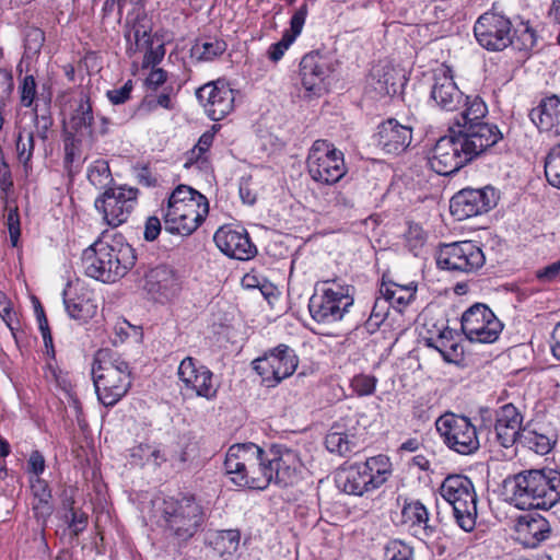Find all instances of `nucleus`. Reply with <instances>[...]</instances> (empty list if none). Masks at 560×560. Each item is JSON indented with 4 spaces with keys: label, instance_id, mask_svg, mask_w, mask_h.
I'll return each instance as SVG.
<instances>
[{
    "label": "nucleus",
    "instance_id": "nucleus-1",
    "mask_svg": "<svg viewBox=\"0 0 560 560\" xmlns=\"http://www.w3.org/2000/svg\"><path fill=\"white\" fill-rule=\"evenodd\" d=\"M509 502L520 510H548L560 500V472L530 469L506 481Z\"/></svg>",
    "mask_w": 560,
    "mask_h": 560
},
{
    "label": "nucleus",
    "instance_id": "nucleus-27",
    "mask_svg": "<svg viewBox=\"0 0 560 560\" xmlns=\"http://www.w3.org/2000/svg\"><path fill=\"white\" fill-rule=\"evenodd\" d=\"M516 539L527 548H536L550 535L548 521L539 514H525L515 524Z\"/></svg>",
    "mask_w": 560,
    "mask_h": 560
},
{
    "label": "nucleus",
    "instance_id": "nucleus-53",
    "mask_svg": "<svg viewBox=\"0 0 560 560\" xmlns=\"http://www.w3.org/2000/svg\"><path fill=\"white\" fill-rule=\"evenodd\" d=\"M7 226L10 234V241L13 246H18L19 238L21 235L20 230V215L18 208H11L7 214Z\"/></svg>",
    "mask_w": 560,
    "mask_h": 560
},
{
    "label": "nucleus",
    "instance_id": "nucleus-54",
    "mask_svg": "<svg viewBox=\"0 0 560 560\" xmlns=\"http://www.w3.org/2000/svg\"><path fill=\"white\" fill-rule=\"evenodd\" d=\"M144 51V57L142 61L143 68L154 67L160 63L165 55V48L163 44H158L153 46V43L149 45L148 49H142Z\"/></svg>",
    "mask_w": 560,
    "mask_h": 560
},
{
    "label": "nucleus",
    "instance_id": "nucleus-44",
    "mask_svg": "<svg viewBox=\"0 0 560 560\" xmlns=\"http://www.w3.org/2000/svg\"><path fill=\"white\" fill-rule=\"evenodd\" d=\"M15 148L19 161L26 167L32 160L35 148L33 132L25 130L19 131L15 140Z\"/></svg>",
    "mask_w": 560,
    "mask_h": 560
},
{
    "label": "nucleus",
    "instance_id": "nucleus-18",
    "mask_svg": "<svg viewBox=\"0 0 560 560\" xmlns=\"http://www.w3.org/2000/svg\"><path fill=\"white\" fill-rule=\"evenodd\" d=\"M197 100L214 121L223 119L234 108V91L222 81L203 84L196 91Z\"/></svg>",
    "mask_w": 560,
    "mask_h": 560
},
{
    "label": "nucleus",
    "instance_id": "nucleus-21",
    "mask_svg": "<svg viewBox=\"0 0 560 560\" xmlns=\"http://www.w3.org/2000/svg\"><path fill=\"white\" fill-rule=\"evenodd\" d=\"M178 377L187 389H191L197 396L208 400L217 396L218 388L213 384V373L197 360L186 357L178 366Z\"/></svg>",
    "mask_w": 560,
    "mask_h": 560
},
{
    "label": "nucleus",
    "instance_id": "nucleus-39",
    "mask_svg": "<svg viewBox=\"0 0 560 560\" xmlns=\"http://www.w3.org/2000/svg\"><path fill=\"white\" fill-rule=\"evenodd\" d=\"M337 429V427L331 428L329 433L326 435L325 444L330 453H337L341 456H346L351 453L355 446L353 435H349L348 433Z\"/></svg>",
    "mask_w": 560,
    "mask_h": 560
},
{
    "label": "nucleus",
    "instance_id": "nucleus-58",
    "mask_svg": "<svg viewBox=\"0 0 560 560\" xmlns=\"http://www.w3.org/2000/svg\"><path fill=\"white\" fill-rule=\"evenodd\" d=\"M560 273V259L555 261L548 266H545L536 271V278L542 282L548 283L552 282L558 278Z\"/></svg>",
    "mask_w": 560,
    "mask_h": 560
},
{
    "label": "nucleus",
    "instance_id": "nucleus-10",
    "mask_svg": "<svg viewBox=\"0 0 560 560\" xmlns=\"http://www.w3.org/2000/svg\"><path fill=\"white\" fill-rule=\"evenodd\" d=\"M435 428L443 443L459 455L475 454L480 447L477 428L465 416L446 412L436 419Z\"/></svg>",
    "mask_w": 560,
    "mask_h": 560
},
{
    "label": "nucleus",
    "instance_id": "nucleus-16",
    "mask_svg": "<svg viewBox=\"0 0 560 560\" xmlns=\"http://www.w3.org/2000/svg\"><path fill=\"white\" fill-rule=\"evenodd\" d=\"M474 33L478 43L488 50H503L512 43V23L497 12L489 11L480 15Z\"/></svg>",
    "mask_w": 560,
    "mask_h": 560
},
{
    "label": "nucleus",
    "instance_id": "nucleus-61",
    "mask_svg": "<svg viewBox=\"0 0 560 560\" xmlns=\"http://www.w3.org/2000/svg\"><path fill=\"white\" fill-rule=\"evenodd\" d=\"M79 155L78 140L69 137L65 140V165L70 167Z\"/></svg>",
    "mask_w": 560,
    "mask_h": 560
},
{
    "label": "nucleus",
    "instance_id": "nucleus-14",
    "mask_svg": "<svg viewBox=\"0 0 560 560\" xmlns=\"http://www.w3.org/2000/svg\"><path fill=\"white\" fill-rule=\"evenodd\" d=\"M138 189L108 188L95 199V209L103 214L104 222L113 228L125 223L137 203Z\"/></svg>",
    "mask_w": 560,
    "mask_h": 560
},
{
    "label": "nucleus",
    "instance_id": "nucleus-20",
    "mask_svg": "<svg viewBox=\"0 0 560 560\" xmlns=\"http://www.w3.org/2000/svg\"><path fill=\"white\" fill-rule=\"evenodd\" d=\"M266 465L272 472V482L288 487L299 479L301 462L298 454L284 446L272 445L266 451Z\"/></svg>",
    "mask_w": 560,
    "mask_h": 560
},
{
    "label": "nucleus",
    "instance_id": "nucleus-25",
    "mask_svg": "<svg viewBox=\"0 0 560 560\" xmlns=\"http://www.w3.org/2000/svg\"><path fill=\"white\" fill-rule=\"evenodd\" d=\"M431 98L446 112H454L462 107L464 94L457 88L448 68L434 74V83L431 89Z\"/></svg>",
    "mask_w": 560,
    "mask_h": 560
},
{
    "label": "nucleus",
    "instance_id": "nucleus-42",
    "mask_svg": "<svg viewBox=\"0 0 560 560\" xmlns=\"http://www.w3.org/2000/svg\"><path fill=\"white\" fill-rule=\"evenodd\" d=\"M88 179L98 189L108 187L113 183L108 162L105 160L94 161L88 168Z\"/></svg>",
    "mask_w": 560,
    "mask_h": 560
},
{
    "label": "nucleus",
    "instance_id": "nucleus-35",
    "mask_svg": "<svg viewBox=\"0 0 560 560\" xmlns=\"http://www.w3.org/2000/svg\"><path fill=\"white\" fill-rule=\"evenodd\" d=\"M370 85L380 95H390L396 93V74L389 65L378 63L374 66L370 73Z\"/></svg>",
    "mask_w": 560,
    "mask_h": 560
},
{
    "label": "nucleus",
    "instance_id": "nucleus-30",
    "mask_svg": "<svg viewBox=\"0 0 560 560\" xmlns=\"http://www.w3.org/2000/svg\"><path fill=\"white\" fill-rule=\"evenodd\" d=\"M272 476L269 465H266V451L261 450V456H256L255 463L243 475L232 477V481L241 487L262 490L272 482Z\"/></svg>",
    "mask_w": 560,
    "mask_h": 560
},
{
    "label": "nucleus",
    "instance_id": "nucleus-36",
    "mask_svg": "<svg viewBox=\"0 0 560 560\" xmlns=\"http://www.w3.org/2000/svg\"><path fill=\"white\" fill-rule=\"evenodd\" d=\"M20 103L23 107L32 108L34 113L37 112V101L43 100L46 104H50L51 95L47 96L44 93H37V83L32 74H26L20 80L19 84Z\"/></svg>",
    "mask_w": 560,
    "mask_h": 560
},
{
    "label": "nucleus",
    "instance_id": "nucleus-34",
    "mask_svg": "<svg viewBox=\"0 0 560 560\" xmlns=\"http://www.w3.org/2000/svg\"><path fill=\"white\" fill-rule=\"evenodd\" d=\"M462 106H464V109L455 118L458 129L465 128L466 125L470 124H485L482 119L488 113V107L480 96H464Z\"/></svg>",
    "mask_w": 560,
    "mask_h": 560
},
{
    "label": "nucleus",
    "instance_id": "nucleus-15",
    "mask_svg": "<svg viewBox=\"0 0 560 560\" xmlns=\"http://www.w3.org/2000/svg\"><path fill=\"white\" fill-rule=\"evenodd\" d=\"M462 330L474 342L491 343L502 330V324L485 304H475L462 316Z\"/></svg>",
    "mask_w": 560,
    "mask_h": 560
},
{
    "label": "nucleus",
    "instance_id": "nucleus-6",
    "mask_svg": "<svg viewBox=\"0 0 560 560\" xmlns=\"http://www.w3.org/2000/svg\"><path fill=\"white\" fill-rule=\"evenodd\" d=\"M308 302L311 316L317 323L330 324L341 320L353 304L352 287L341 279L319 281Z\"/></svg>",
    "mask_w": 560,
    "mask_h": 560
},
{
    "label": "nucleus",
    "instance_id": "nucleus-40",
    "mask_svg": "<svg viewBox=\"0 0 560 560\" xmlns=\"http://www.w3.org/2000/svg\"><path fill=\"white\" fill-rule=\"evenodd\" d=\"M93 121L94 116L90 100L88 97H82L73 115L71 116V127L77 131H85L90 135L92 132L91 128Z\"/></svg>",
    "mask_w": 560,
    "mask_h": 560
},
{
    "label": "nucleus",
    "instance_id": "nucleus-24",
    "mask_svg": "<svg viewBox=\"0 0 560 560\" xmlns=\"http://www.w3.org/2000/svg\"><path fill=\"white\" fill-rule=\"evenodd\" d=\"M213 241L218 248L231 258L247 260L257 252L245 230H235L230 225L221 226L214 233Z\"/></svg>",
    "mask_w": 560,
    "mask_h": 560
},
{
    "label": "nucleus",
    "instance_id": "nucleus-45",
    "mask_svg": "<svg viewBox=\"0 0 560 560\" xmlns=\"http://www.w3.org/2000/svg\"><path fill=\"white\" fill-rule=\"evenodd\" d=\"M545 175L550 185L560 189V143L546 158Z\"/></svg>",
    "mask_w": 560,
    "mask_h": 560
},
{
    "label": "nucleus",
    "instance_id": "nucleus-38",
    "mask_svg": "<svg viewBox=\"0 0 560 560\" xmlns=\"http://www.w3.org/2000/svg\"><path fill=\"white\" fill-rule=\"evenodd\" d=\"M555 439L545 433H540L536 430H529L523 428V434L521 435V443L523 446L528 447L537 454H548L553 444Z\"/></svg>",
    "mask_w": 560,
    "mask_h": 560
},
{
    "label": "nucleus",
    "instance_id": "nucleus-48",
    "mask_svg": "<svg viewBox=\"0 0 560 560\" xmlns=\"http://www.w3.org/2000/svg\"><path fill=\"white\" fill-rule=\"evenodd\" d=\"M240 539L241 534L237 529H226L218 533L214 544L222 555H231L237 550Z\"/></svg>",
    "mask_w": 560,
    "mask_h": 560
},
{
    "label": "nucleus",
    "instance_id": "nucleus-32",
    "mask_svg": "<svg viewBox=\"0 0 560 560\" xmlns=\"http://www.w3.org/2000/svg\"><path fill=\"white\" fill-rule=\"evenodd\" d=\"M125 38L127 42L126 52L129 57H132L138 51H142V49H148L153 38L147 18L137 16L135 22L130 26H127Z\"/></svg>",
    "mask_w": 560,
    "mask_h": 560
},
{
    "label": "nucleus",
    "instance_id": "nucleus-19",
    "mask_svg": "<svg viewBox=\"0 0 560 560\" xmlns=\"http://www.w3.org/2000/svg\"><path fill=\"white\" fill-rule=\"evenodd\" d=\"M331 69L328 61L318 52L306 54L300 62L301 83L304 97L312 98L327 92V78Z\"/></svg>",
    "mask_w": 560,
    "mask_h": 560
},
{
    "label": "nucleus",
    "instance_id": "nucleus-31",
    "mask_svg": "<svg viewBox=\"0 0 560 560\" xmlns=\"http://www.w3.org/2000/svg\"><path fill=\"white\" fill-rule=\"evenodd\" d=\"M306 15V4H303L294 12L290 21V28L284 31L282 38L278 43H275L269 47L268 57L270 60L277 62L283 57L285 50L293 44L295 38L301 34L305 23Z\"/></svg>",
    "mask_w": 560,
    "mask_h": 560
},
{
    "label": "nucleus",
    "instance_id": "nucleus-11",
    "mask_svg": "<svg viewBox=\"0 0 560 560\" xmlns=\"http://www.w3.org/2000/svg\"><path fill=\"white\" fill-rule=\"evenodd\" d=\"M471 160L455 129L441 137L428 159L431 170L439 175L448 176L456 173Z\"/></svg>",
    "mask_w": 560,
    "mask_h": 560
},
{
    "label": "nucleus",
    "instance_id": "nucleus-64",
    "mask_svg": "<svg viewBox=\"0 0 560 560\" xmlns=\"http://www.w3.org/2000/svg\"><path fill=\"white\" fill-rule=\"evenodd\" d=\"M167 74L166 72L161 69H152V71L149 73L145 83L148 88L152 90H156L160 85L164 84L166 82Z\"/></svg>",
    "mask_w": 560,
    "mask_h": 560
},
{
    "label": "nucleus",
    "instance_id": "nucleus-52",
    "mask_svg": "<svg viewBox=\"0 0 560 560\" xmlns=\"http://www.w3.org/2000/svg\"><path fill=\"white\" fill-rule=\"evenodd\" d=\"M69 529L73 536H79L88 526V514L70 508Z\"/></svg>",
    "mask_w": 560,
    "mask_h": 560
},
{
    "label": "nucleus",
    "instance_id": "nucleus-59",
    "mask_svg": "<svg viewBox=\"0 0 560 560\" xmlns=\"http://www.w3.org/2000/svg\"><path fill=\"white\" fill-rule=\"evenodd\" d=\"M213 141V135L212 133H203L200 138L198 143L195 145V148L191 150V158H189V161H191L194 158L196 160H200L201 156L209 150Z\"/></svg>",
    "mask_w": 560,
    "mask_h": 560
},
{
    "label": "nucleus",
    "instance_id": "nucleus-63",
    "mask_svg": "<svg viewBox=\"0 0 560 560\" xmlns=\"http://www.w3.org/2000/svg\"><path fill=\"white\" fill-rule=\"evenodd\" d=\"M37 135L44 141L48 138V130L52 126V118L50 115L35 113Z\"/></svg>",
    "mask_w": 560,
    "mask_h": 560
},
{
    "label": "nucleus",
    "instance_id": "nucleus-55",
    "mask_svg": "<svg viewBox=\"0 0 560 560\" xmlns=\"http://www.w3.org/2000/svg\"><path fill=\"white\" fill-rule=\"evenodd\" d=\"M133 89V84L131 80H128L119 89H114L107 91L106 95L110 103L114 105H119L126 103L130 98L131 91Z\"/></svg>",
    "mask_w": 560,
    "mask_h": 560
},
{
    "label": "nucleus",
    "instance_id": "nucleus-47",
    "mask_svg": "<svg viewBox=\"0 0 560 560\" xmlns=\"http://www.w3.org/2000/svg\"><path fill=\"white\" fill-rule=\"evenodd\" d=\"M517 50H530L536 45V33L528 24H522L514 31L512 43Z\"/></svg>",
    "mask_w": 560,
    "mask_h": 560
},
{
    "label": "nucleus",
    "instance_id": "nucleus-46",
    "mask_svg": "<svg viewBox=\"0 0 560 560\" xmlns=\"http://www.w3.org/2000/svg\"><path fill=\"white\" fill-rule=\"evenodd\" d=\"M378 380L371 374L360 373L351 378L350 387L359 397L371 396L376 390Z\"/></svg>",
    "mask_w": 560,
    "mask_h": 560
},
{
    "label": "nucleus",
    "instance_id": "nucleus-51",
    "mask_svg": "<svg viewBox=\"0 0 560 560\" xmlns=\"http://www.w3.org/2000/svg\"><path fill=\"white\" fill-rule=\"evenodd\" d=\"M389 306H392L390 302L385 296L376 298L369 320L375 326L382 324L388 315Z\"/></svg>",
    "mask_w": 560,
    "mask_h": 560
},
{
    "label": "nucleus",
    "instance_id": "nucleus-62",
    "mask_svg": "<svg viewBox=\"0 0 560 560\" xmlns=\"http://www.w3.org/2000/svg\"><path fill=\"white\" fill-rule=\"evenodd\" d=\"M28 471L34 474L36 477H39L45 470V458L39 451H33L30 455L28 462Z\"/></svg>",
    "mask_w": 560,
    "mask_h": 560
},
{
    "label": "nucleus",
    "instance_id": "nucleus-2",
    "mask_svg": "<svg viewBox=\"0 0 560 560\" xmlns=\"http://www.w3.org/2000/svg\"><path fill=\"white\" fill-rule=\"evenodd\" d=\"M137 256L131 245L120 241L112 244L96 241L82 254L84 273L102 282H115L136 264Z\"/></svg>",
    "mask_w": 560,
    "mask_h": 560
},
{
    "label": "nucleus",
    "instance_id": "nucleus-3",
    "mask_svg": "<svg viewBox=\"0 0 560 560\" xmlns=\"http://www.w3.org/2000/svg\"><path fill=\"white\" fill-rule=\"evenodd\" d=\"M92 375L97 398L105 407L115 406L131 385L128 362L110 349H100L95 353Z\"/></svg>",
    "mask_w": 560,
    "mask_h": 560
},
{
    "label": "nucleus",
    "instance_id": "nucleus-33",
    "mask_svg": "<svg viewBox=\"0 0 560 560\" xmlns=\"http://www.w3.org/2000/svg\"><path fill=\"white\" fill-rule=\"evenodd\" d=\"M378 292L390 302L393 307L398 312H402V310L413 301L417 292V285L412 282L407 285H402L393 281H383Z\"/></svg>",
    "mask_w": 560,
    "mask_h": 560
},
{
    "label": "nucleus",
    "instance_id": "nucleus-60",
    "mask_svg": "<svg viewBox=\"0 0 560 560\" xmlns=\"http://www.w3.org/2000/svg\"><path fill=\"white\" fill-rule=\"evenodd\" d=\"M242 285L245 289H256L257 288L266 296H268L270 294V291H271V285L269 283H267V282H266V285H262L261 282H260V279L256 275H254V273H246L242 278Z\"/></svg>",
    "mask_w": 560,
    "mask_h": 560
},
{
    "label": "nucleus",
    "instance_id": "nucleus-29",
    "mask_svg": "<svg viewBox=\"0 0 560 560\" xmlns=\"http://www.w3.org/2000/svg\"><path fill=\"white\" fill-rule=\"evenodd\" d=\"M530 116L540 130L560 135V95L544 98Z\"/></svg>",
    "mask_w": 560,
    "mask_h": 560
},
{
    "label": "nucleus",
    "instance_id": "nucleus-56",
    "mask_svg": "<svg viewBox=\"0 0 560 560\" xmlns=\"http://www.w3.org/2000/svg\"><path fill=\"white\" fill-rule=\"evenodd\" d=\"M15 313L12 310V303L8 299V296L0 291V317L3 319V322L7 324V326L14 330L13 323L15 320Z\"/></svg>",
    "mask_w": 560,
    "mask_h": 560
},
{
    "label": "nucleus",
    "instance_id": "nucleus-50",
    "mask_svg": "<svg viewBox=\"0 0 560 560\" xmlns=\"http://www.w3.org/2000/svg\"><path fill=\"white\" fill-rule=\"evenodd\" d=\"M149 279L158 284V291L165 293L173 284L174 277L172 270L166 267H159L152 270Z\"/></svg>",
    "mask_w": 560,
    "mask_h": 560
},
{
    "label": "nucleus",
    "instance_id": "nucleus-41",
    "mask_svg": "<svg viewBox=\"0 0 560 560\" xmlns=\"http://www.w3.org/2000/svg\"><path fill=\"white\" fill-rule=\"evenodd\" d=\"M65 305L71 318L83 322L93 317L97 308L91 299L84 298L65 299Z\"/></svg>",
    "mask_w": 560,
    "mask_h": 560
},
{
    "label": "nucleus",
    "instance_id": "nucleus-37",
    "mask_svg": "<svg viewBox=\"0 0 560 560\" xmlns=\"http://www.w3.org/2000/svg\"><path fill=\"white\" fill-rule=\"evenodd\" d=\"M405 523L411 526H421L427 535H431L434 528L428 524L429 513L427 508L419 501L407 503L402 509Z\"/></svg>",
    "mask_w": 560,
    "mask_h": 560
},
{
    "label": "nucleus",
    "instance_id": "nucleus-4",
    "mask_svg": "<svg viewBox=\"0 0 560 560\" xmlns=\"http://www.w3.org/2000/svg\"><path fill=\"white\" fill-rule=\"evenodd\" d=\"M209 202L199 191L179 185L171 194L164 214L165 230L172 234L190 235L205 221Z\"/></svg>",
    "mask_w": 560,
    "mask_h": 560
},
{
    "label": "nucleus",
    "instance_id": "nucleus-13",
    "mask_svg": "<svg viewBox=\"0 0 560 560\" xmlns=\"http://www.w3.org/2000/svg\"><path fill=\"white\" fill-rule=\"evenodd\" d=\"M485 254L471 241L445 244L436 257L438 266L456 272H474L485 265Z\"/></svg>",
    "mask_w": 560,
    "mask_h": 560
},
{
    "label": "nucleus",
    "instance_id": "nucleus-57",
    "mask_svg": "<svg viewBox=\"0 0 560 560\" xmlns=\"http://www.w3.org/2000/svg\"><path fill=\"white\" fill-rule=\"evenodd\" d=\"M144 453H149L150 457L153 458V463L156 466H160L162 463L170 459V455H166L161 450H158V448L151 450V447L149 445H143V444H140L139 446L135 447L132 450L131 456L132 457H136V456L141 457L142 454H144Z\"/></svg>",
    "mask_w": 560,
    "mask_h": 560
},
{
    "label": "nucleus",
    "instance_id": "nucleus-23",
    "mask_svg": "<svg viewBox=\"0 0 560 560\" xmlns=\"http://www.w3.org/2000/svg\"><path fill=\"white\" fill-rule=\"evenodd\" d=\"M412 140V128L389 118L377 127L374 136L376 147L388 155H399L405 152Z\"/></svg>",
    "mask_w": 560,
    "mask_h": 560
},
{
    "label": "nucleus",
    "instance_id": "nucleus-17",
    "mask_svg": "<svg viewBox=\"0 0 560 560\" xmlns=\"http://www.w3.org/2000/svg\"><path fill=\"white\" fill-rule=\"evenodd\" d=\"M497 205V194L492 187L480 189L465 188L451 199V213L462 221L488 212Z\"/></svg>",
    "mask_w": 560,
    "mask_h": 560
},
{
    "label": "nucleus",
    "instance_id": "nucleus-26",
    "mask_svg": "<svg viewBox=\"0 0 560 560\" xmlns=\"http://www.w3.org/2000/svg\"><path fill=\"white\" fill-rule=\"evenodd\" d=\"M523 417L512 404H506L500 408L495 420V436L499 444L505 448L514 443H521Z\"/></svg>",
    "mask_w": 560,
    "mask_h": 560
},
{
    "label": "nucleus",
    "instance_id": "nucleus-7",
    "mask_svg": "<svg viewBox=\"0 0 560 560\" xmlns=\"http://www.w3.org/2000/svg\"><path fill=\"white\" fill-rule=\"evenodd\" d=\"M440 494L452 505L456 524L465 532H472L478 516L472 481L464 475H450L443 480Z\"/></svg>",
    "mask_w": 560,
    "mask_h": 560
},
{
    "label": "nucleus",
    "instance_id": "nucleus-12",
    "mask_svg": "<svg viewBox=\"0 0 560 560\" xmlns=\"http://www.w3.org/2000/svg\"><path fill=\"white\" fill-rule=\"evenodd\" d=\"M252 364L267 386H276L295 372L299 358L289 346L279 345L254 360Z\"/></svg>",
    "mask_w": 560,
    "mask_h": 560
},
{
    "label": "nucleus",
    "instance_id": "nucleus-8",
    "mask_svg": "<svg viewBox=\"0 0 560 560\" xmlns=\"http://www.w3.org/2000/svg\"><path fill=\"white\" fill-rule=\"evenodd\" d=\"M163 520L168 534L178 542H186L202 529L206 514L194 497L164 501Z\"/></svg>",
    "mask_w": 560,
    "mask_h": 560
},
{
    "label": "nucleus",
    "instance_id": "nucleus-5",
    "mask_svg": "<svg viewBox=\"0 0 560 560\" xmlns=\"http://www.w3.org/2000/svg\"><path fill=\"white\" fill-rule=\"evenodd\" d=\"M392 475V463L386 455L366 458L363 463L342 466L336 482L345 493L361 497L382 487Z\"/></svg>",
    "mask_w": 560,
    "mask_h": 560
},
{
    "label": "nucleus",
    "instance_id": "nucleus-9",
    "mask_svg": "<svg viewBox=\"0 0 560 560\" xmlns=\"http://www.w3.org/2000/svg\"><path fill=\"white\" fill-rule=\"evenodd\" d=\"M311 178L325 185L338 183L348 172L342 151L327 140H316L307 155Z\"/></svg>",
    "mask_w": 560,
    "mask_h": 560
},
{
    "label": "nucleus",
    "instance_id": "nucleus-43",
    "mask_svg": "<svg viewBox=\"0 0 560 560\" xmlns=\"http://www.w3.org/2000/svg\"><path fill=\"white\" fill-rule=\"evenodd\" d=\"M226 50V44L221 39L196 43L191 48L192 56L200 61H212Z\"/></svg>",
    "mask_w": 560,
    "mask_h": 560
},
{
    "label": "nucleus",
    "instance_id": "nucleus-28",
    "mask_svg": "<svg viewBox=\"0 0 560 560\" xmlns=\"http://www.w3.org/2000/svg\"><path fill=\"white\" fill-rule=\"evenodd\" d=\"M261 447L254 443L232 445L225 456L224 467L228 475L237 477L255 463L256 456H261Z\"/></svg>",
    "mask_w": 560,
    "mask_h": 560
},
{
    "label": "nucleus",
    "instance_id": "nucleus-22",
    "mask_svg": "<svg viewBox=\"0 0 560 560\" xmlns=\"http://www.w3.org/2000/svg\"><path fill=\"white\" fill-rule=\"evenodd\" d=\"M456 132L471 161L503 138L499 128L491 124H470Z\"/></svg>",
    "mask_w": 560,
    "mask_h": 560
},
{
    "label": "nucleus",
    "instance_id": "nucleus-49",
    "mask_svg": "<svg viewBox=\"0 0 560 560\" xmlns=\"http://www.w3.org/2000/svg\"><path fill=\"white\" fill-rule=\"evenodd\" d=\"M384 560H413V549L401 540H390L385 546Z\"/></svg>",
    "mask_w": 560,
    "mask_h": 560
}]
</instances>
